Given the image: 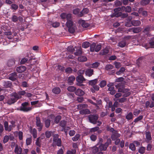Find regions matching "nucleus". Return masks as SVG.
<instances>
[{
  "label": "nucleus",
  "mask_w": 154,
  "mask_h": 154,
  "mask_svg": "<svg viewBox=\"0 0 154 154\" xmlns=\"http://www.w3.org/2000/svg\"><path fill=\"white\" fill-rule=\"evenodd\" d=\"M60 17L63 20L66 19L67 22L66 26L68 28L69 32L71 33H74L76 27L75 24H74L72 21V14L63 13L60 14Z\"/></svg>",
  "instance_id": "nucleus-1"
},
{
  "label": "nucleus",
  "mask_w": 154,
  "mask_h": 154,
  "mask_svg": "<svg viewBox=\"0 0 154 154\" xmlns=\"http://www.w3.org/2000/svg\"><path fill=\"white\" fill-rule=\"evenodd\" d=\"M122 84L119 83L115 85V87L118 89V92H122L124 94L122 95L124 97H127L131 94V93L129 92V89L128 88H125L123 87H121Z\"/></svg>",
  "instance_id": "nucleus-2"
},
{
  "label": "nucleus",
  "mask_w": 154,
  "mask_h": 154,
  "mask_svg": "<svg viewBox=\"0 0 154 154\" xmlns=\"http://www.w3.org/2000/svg\"><path fill=\"white\" fill-rule=\"evenodd\" d=\"M19 97L16 92L13 93L11 95V98L8 100L7 103L10 105L14 103L20 99Z\"/></svg>",
  "instance_id": "nucleus-3"
},
{
  "label": "nucleus",
  "mask_w": 154,
  "mask_h": 154,
  "mask_svg": "<svg viewBox=\"0 0 154 154\" xmlns=\"http://www.w3.org/2000/svg\"><path fill=\"white\" fill-rule=\"evenodd\" d=\"M29 104V103L27 102L23 103L20 108L17 109L25 112L30 111L32 108L31 107H27Z\"/></svg>",
  "instance_id": "nucleus-4"
},
{
  "label": "nucleus",
  "mask_w": 154,
  "mask_h": 154,
  "mask_svg": "<svg viewBox=\"0 0 154 154\" xmlns=\"http://www.w3.org/2000/svg\"><path fill=\"white\" fill-rule=\"evenodd\" d=\"M58 134H55L54 136L53 139V142L52 146L53 147H55L56 146H61V141L60 138H58Z\"/></svg>",
  "instance_id": "nucleus-5"
},
{
  "label": "nucleus",
  "mask_w": 154,
  "mask_h": 154,
  "mask_svg": "<svg viewBox=\"0 0 154 154\" xmlns=\"http://www.w3.org/2000/svg\"><path fill=\"white\" fill-rule=\"evenodd\" d=\"M35 119V125L36 127H38L37 129L38 131H40L43 128V125L42 123L41 122V119L38 116L36 117Z\"/></svg>",
  "instance_id": "nucleus-6"
},
{
  "label": "nucleus",
  "mask_w": 154,
  "mask_h": 154,
  "mask_svg": "<svg viewBox=\"0 0 154 154\" xmlns=\"http://www.w3.org/2000/svg\"><path fill=\"white\" fill-rule=\"evenodd\" d=\"M122 10V7H118L114 9V12L111 15V17H118L120 16L122 14V12H119Z\"/></svg>",
  "instance_id": "nucleus-7"
},
{
  "label": "nucleus",
  "mask_w": 154,
  "mask_h": 154,
  "mask_svg": "<svg viewBox=\"0 0 154 154\" xmlns=\"http://www.w3.org/2000/svg\"><path fill=\"white\" fill-rule=\"evenodd\" d=\"M99 116L96 115H91L88 116L89 122L93 124H96Z\"/></svg>",
  "instance_id": "nucleus-8"
},
{
  "label": "nucleus",
  "mask_w": 154,
  "mask_h": 154,
  "mask_svg": "<svg viewBox=\"0 0 154 154\" xmlns=\"http://www.w3.org/2000/svg\"><path fill=\"white\" fill-rule=\"evenodd\" d=\"M13 145L11 146V147H13L14 145H15V147L14 149V152L17 154H20L22 153V148L18 145L17 144H15L14 143H13Z\"/></svg>",
  "instance_id": "nucleus-9"
},
{
  "label": "nucleus",
  "mask_w": 154,
  "mask_h": 154,
  "mask_svg": "<svg viewBox=\"0 0 154 154\" xmlns=\"http://www.w3.org/2000/svg\"><path fill=\"white\" fill-rule=\"evenodd\" d=\"M107 86L109 87L108 89L109 91H110V93L111 95H114L116 93V91L114 89V87L110 84H108Z\"/></svg>",
  "instance_id": "nucleus-10"
},
{
  "label": "nucleus",
  "mask_w": 154,
  "mask_h": 154,
  "mask_svg": "<svg viewBox=\"0 0 154 154\" xmlns=\"http://www.w3.org/2000/svg\"><path fill=\"white\" fill-rule=\"evenodd\" d=\"M17 77V73L14 72L9 74L8 79L12 81H15L16 80Z\"/></svg>",
  "instance_id": "nucleus-11"
},
{
  "label": "nucleus",
  "mask_w": 154,
  "mask_h": 154,
  "mask_svg": "<svg viewBox=\"0 0 154 154\" xmlns=\"http://www.w3.org/2000/svg\"><path fill=\"white\" fill-rule=\"evenodd\" d=\"M120 136L117 131H114L111 135V138L112 140H115Z\"/></svg>",
  "instance_id": "nucleus-12"
},
{
  "label": "nucleus",
  "mask_w": 154,
  "mask_h": 154,
  "mask_svg": "<svg viewBox=\"0 0 154 154\" xmlns=\"http://www.w3.org/2000/svg\"><path fill=\"white\" fill-rule=\"evenodd\" d=\"M15 63V60L14 59H11L9 60L7 63V66L8 67H12L14 66Z\"/></svg>",
  "instance_id": "nucleus-13"
},
{
  "label": "nucleus",
  "mask_w": 154,
  "mask_h": 154,
  "mask_svg": "<svg viewBox=\"0 0 154 154\" xmlns=\"http://www.w3.org/2000/svg\"><path fill=\"white\" fill-rule=\"evenodd\" d=\"M79 23L82 26L85 28L88 27L90 25V24L87 23L86 21L83 20H80L79 21Z\"/></svg>",
  "instance_id": "nucleus-14"
},
{
  "label": "nucleus",
  "mask_w": 154,
  "mask_h": 154,
  "mask_svg": "<svg viewBox=\"0 0 154 154\" xmlns=\"http://www.w3.org/2000/svg\"><path fill=\"white\" fill-rule=\"evenodd\" d=\"M4 126L5 131H11L12 126L11 125L8 126V123L7 122L5 121L4 123Z\"/></svg>",
  "instance_id": "nucleus-15"
},
{
  "label": "nucleus",
  "mask_w": 154,
  "mask_h": 154,
  "mask_svg": "<svg viewBox=\"0 0 154 154\" xmlns=\"http://www.w3.org/2000/svg\"><path fill=\"white\" fill-rule=\"evenodd\" d=\"M146 141L147 143L149 142L152 140L151 133L149 131L146 132Z\"/></svg>",
  "instance_id": "nucleus-16"
},
{
  "label": "nucleus",
  "mask_w": 154,
  "mask_h": 154,
  "mask_svg": "<svg viewBox=\"0 0 154 154\" xmlns=\"http://www.w3.org/2000/svg\"><path fill=\"white\" fill-rule=\"evenodd\" d=\"M76 80L77 82H83L86 79L82 75H79L76 77Z\"/></svg>",
  "instance_id": "nucleus-17"
},
{
  "label": "nucleus",
  "mask_w": 154,
  "mask_h": 154,
  "mask_svg": "<svg viewBox=\"0 0 154 154\" xmlns=\"http://www.w3.org/2000/svg\"><path fill=\"white\" fill-rule=\"evenodd\" d=\"M107 143L101 144L99 147V149L100 151H105L108 146Z\"/></svg>",
  "instance_id": "nucleus-18"
},
{
  "label": "nucleus",
  "mask_w": 154,
  "mask_h": 154,
  "mask_svg": "<svg viewBox=\"0 0 154 154\" xmlns=\"http://www.w3.org/2000/svg\"><path fill=\"white\" fill-rule=\"evenodd\" d=\"M75 77L73 75L69 76L68 79V83L70 85H72L73 84V82L75 80Z\"/></svg>",
  "instance_id": "nucleus-19"
},
{
  "label": "nucleus",
  "mask_w": 154,
  "mask_h": 154,
  "mask_svg": "<svg viewBox=\"0 0 154 154\" xmlns=\"http://www.w3.org/2000/svg\"><path fill=\"white\" fill-rule=\"evenodd\" d=\"M75 94L77 95L81 96L83 95L85 93L82 90L78 88L75 91Z\"/></svg>",
  "instance_id": "nucleus-20"
},
{
  "label": "nucleus",
  "mask_w": 154,
  "mask_h": 154,
  "mask_svg": "<svg viewBox=\"0 0 154 154\" xmlns=\"http://www.w3.org/2000/svg\"><path fill=\"white\" fill-rule=\"evenodd\" d=\"M75 49H76V51L74 52V54L76 56H79L82 53V51L81 48H77L76 47H75Z\"/></svg>",
  "instance_id": "nucleus-21"
},
{
  "label": "nucleus",
  "mask_w": 154,
  "mask_h": 154,
  "mask_svg": "<svg viewBox=\"0 0 154 154\" xmlns=\"http://www.w3.org/2000/svg\"><path fill=\"white\" fill-rule=\"evenodd\" d=\"M141 23L140 21L139 20H133L131 21L132 25L134 26H139Z\"/></svg>",
  "instance_id": "nucleus-22"
},
{
  "label": "nucleus",
  "mask_w": 154,
  "mask_h": 154,
  "mask_svg": "<svg viewBox=\"0 0 154 154\" xmlns=\"http://www.w3.org/2000/svg\"><path fill=\"white\" fill-rule=\"evenodd\" d=\"M12 85V83L10 81L4 82L3 83V86L5 88H10Z\"/></svg>",
  "instance_id": "nucleus-23"
},
{
  "label": "nucleus",
  "mask_w": 154,
  "mask_h": 154,
  "mask_svg": "<svg viewBox=\"0 0 154 154\" xmlns=\"http://www.w3.org/2000/svg\"><path fill=\"white\" fill-rule=\"evenodd\" d=\"M80 113L81 114H89L91 113L90 111L88 109H83L80 111Z\"/></svg>",
  "instance_id": "nucleus-24"
},
{
  "label": "nucleus",
  "mask_w": 154,
  "mask_h": 154,
  "mask_svg": "<svg viewBox=\"0 0 154 154\" xmlns=\"http://www.w3.org/2000/svg\"><path fill=\"white\" fill-rule=\"evenodd\" d=\"M89 11L88 9L87 8H84L80 14L79 15L80 17H82L83 15V14H87Z\"/></svg>",
  "instance_id": "nucleus-25"
},
{
  "label": "nucleus",
  "mask_w": 154,
  "mask_h": 154,
  "mask_svg": "<svg viewBox=\"0 0 154 154\" xmlns=\"http://www.w3.org/2000/svg\"><path fill=\"white\" fill-rule=\"evenodd\" d=\"M52 91L55 94H58L61 91V90L59 87H55L52 89Z\"/></svg>",
  "instance_id": "nucleus-26"
},
{
  "label": "nucleus",
  "mask_w": 154,
  "mask_h": 154,
  "mask_svg": "<svg viewBox=\"0 0 154 154\" xmlns=\"http://www.w3.org/2000/svg\"><path fill=\"white\" fill-rule=\"evenodd\" d=\"M85 73L86 75L90 77L93 74V70L90 69H88L86 71Z\"/></svg>",
  "instance_id": "nucleus-27"
},
{
  "label": "nucleus",
  "mask_w": 154,
  "mask_h": 154,
  "mask_svg": "<svg viewBox=\"0 0 154 154\" xmlns=\"http://www.w3.org/2000/svg\"><path fill=\"white\" fill-rule=\"evenodd\" d=\"M122 10L128 12H130L131 10V8L130 6H127L126 7L125 6L122 7Z\"/></svg>",
  "instance_id": "nucleus-28"
},
{
  "label": "nucleus",
  "mask_w": 154,
  "mask_h": 154,
  "mask_svg": "<svg viewBox=\"0 0 154 154\" xmlns=\"http://www.w3.org/2000/svg\"><path fill=\"white\" fill-rule=\"evenodd\" d=\"M127 43L123 39L122 41L119 42L118 43V46L121 48H123L125 47L127 45Z\"/></svg>",
  "instance_id": "nucleus-29"
},
{
  "label": "nucleus",
  "mask_w": 154,
  "mask_h": 154,
  "mask_svg": "<svg viewBox=\"0 0 154 154\" xmlns=\"http://www.w3.org/2000/svg\"><path fill=\"white\" fill-rule=\"evenodd\" d=\"M97 79H95L94 80L89 81L88 82V83L89 85L93 86L97 83Z\"/></svg>",
  "instance_id": "nucleus-30"
},
{
  "label": "nucleus",
  "mask_w": 154,
  "mask_h": 154,
  "mask_svg": "<svg viewBox=\"0 0 154 154\" xmlns=\"http://www.w3.org/2000/svg\"><path fill=\"white\" fill-rule=\"evenodd\" d=\"M142 29L140 27H133V32L134 33H137L140 32Z\"/></svg>",
  "instance_id": "nucleus-31"
},
{
  "label": "nucleus",
  "mask_w": 154,
  "mask_h": 154,
  "mask_svg": "<svg viewBox=\"0 0 154 154\" xmlns=\"http://www.w3.org/2000/svg\"><path fill=\"white\" fill-rule=\"evenodd\" d=\"M109 52V50L107 48L101 50L100 52V54L101 55H105L107 54Z\"/></svg>",
  "instance_id": "nucleus-32"
},
{
  "label": "nucleus",
  "mask_w": 154,
  "mask_h": 154,
  "mask_svg": "<svg viewBox=\"0 0 154 154\" xmlns=\"http://www.w3.org/2000/svg\"><path fill=\"white\" fill-rule=\"evenodd\" d=\"M133 113L131 112H129L126 116L125 118L128 120L132 119L133 118Z\"/></svg>",
  "instance_id": "nucleus-33"
},
{
  "label": "nucleus",
  "mask_w": 154,
  "mask_h": 154,
  "mask_svg": "<svg viewBox=\"0 0 154 154\" xmlns=\"http://www.w3.org/2000/svg\"><path fill=\"white\" fill-rule=\"evenodd\" d=\"M78 60L80 62H85L87 60V58L85 56H81L78 57Z\"/></svg>",
  "instance_id": "nucleus-34"
},
{
  "label": "nucleus",
  "mask_w": 154,
  "mask_h": 154,
  "mask_svg": "<svg viewBox=\"0 0 154 154\" xmlns=\"http://www.w3.org/2000/svg\"><path fill=\"white\" fill-rule=\"evenodd\" d=\"M90 45V43L88 42H83L82 45V47L84 48H87L89 47Z\"/></svg>",
  "instance_id": "nucleus-35"
},
{
  "label": "nucleus",
  "mask_w": 154,
  "mask_h": 154,
  "mask_svg": "<svg viewBox=\"0 0 154 154\" xmlns=\"http://www.w3.org/2000/svg\"><path fill=\"white\" fill-rule=\"evenodd\" d=\"M150 1V0H142L140 4L143 6H145L149 4Z\"/></svg>",
  "instance_id": "nucleus-36"
},
{
  "label": "nucleus",
  "mask_w": 154,
  "mask_h": 154,
  "mask_svg": "<svg viewBox=\"0 0 154 154\" xmlns=\"http://www.w3.org/2000/svg\"><path fill=\"white\" fill-rule=\"evenodd\" d=\"M75 48L73 46H70L68 47L67 50L69 52L73 53L75 51Z\"/></svg>",
  "instance_id": "nucleus-37"
},
{
  "label": "nucleus",
  "mask_w": 154,
  "mask_h": 154,
  "mask_svg": "<svg viewBox=\"0 0 154 154\" xmlns=\"http://www.w3.org/2000/svg\"><path fill=\"white\" fill-rule=\"evenodd\" d=\"M28 59L27 58H23L21 60L20 62H19L18 63V66L20 65H22L24 64L26 62L28 61Z\"/></svg>",
  "instance_id": "nucleus-38"
},
{
  "label": "nucleus",
  "mask_w": 154,
  "mask_h": 154,
  "mask_svg": "<svg viewBox=\"0 0 154 154\" xmlns=\"http://www.w3.org/2000/svg\"><path fill=\"white\" fill-rule=\"evenodd\" d=\"M76 88L74 86H70L68 87L67 90L73 92L76 90Z\"/></svg>",
  "instance_id": "nucleus-39"
},
{
  "label": "nucleus",
  "mask_w": 154,
  "mask_h": 154,
  "mask_svg": "<svg viewBox=\"0 0 154 154\" xmlns=\"http://www.w3.org/2000/svg\"><path fill=\"white\" fill-rule=\"evenodd\" d=\"M125 70V68H120V69L116 72V73L117 75H121L123 73Z\"/></svg>",
  "instance_id": "nucleus-40"
},
{
  "label": "nucleus",
  "mask_w": 154,
  "mask_h": 154,
  "mask_svg": "<svg viewBox=\"0 0 154 154\" xmlns=\"http://www.w3.org/2000/svg\"><path fill=\"white\" fill-rule=\"evenodd\" d=\"M18 96H19L20 99L21 98V95H24L25 94L26 92L25 91H20L16 93Z\"/></svg>",
  "instance_id": "nucleus-41"
},
{
  "label": "nucleus",
  "mask_w": 154,
  "mask_h": 154,
  "mask_svg": "<svg viewBox=\"0 0 154 154\" xmlns=\"http://www.w3.org/2000/svg\"><path fill=\"white\" fill-rule=\"evenodd\" d=\"M11 19L12 22H16L18 20V17L16 15H13Z\"/></svg>",
  "instance_id": "nucleus-42"
},
{
  "label": "nucleus",
  "mask_w": 154,
  "mask_h": 154,
  "mask_svg": "<svg viewBox=\"0 0 154 154\" xmlns=\"http://www.w3.org/2000/svg\"><path fill=\"white\" fill-rule=\"evenodd\" d=\"M67 124L66 121L63 120L61 121L60 123V125L62 127H66L65 126Z\"/></svg>",
  "instance_id": "nucleus-43"
},
{
  "label": "nucleus",
  "mask_w": 154,
  "mask_h": 154,
  "mask_svg": "<svg viewBox=\"0 0 154 154\" xmlns=\"http://www.w3.org/2000/svg\"><path fill=\"white\" fill-rule=\"evenodd\" d=\"M34 138H36L37 137V131L35 128H33L31 132Z\"/></svg>",
  "instance_id": "nucleus-44"
},
{
  "label": "nucleus",
  "mask_w": 154,
  "mask_h": 154,
  "mask_svg": "<svg viewBox=\"0 0 154 154\" xmlns=\"http://www.w3.org/2000/svg\"><path fill=\"white\" fill-rule=\"evenodd\" d=\"M96 45L95 43H93L91 45H90V50L91 52H93L95 51V48L96 47Z\"/></svg>",
  "instance_id": "nucleus-45"
},
{
  "label": "nucleus",
  "mask_w": 154,
  "mask_h": 154,
  "mask_svg": "<svg viewBox=\"0 0 154 154\" xmlns=\"http://www.w3.org/2000/svg\"><path fill=\"white\" fill-rule=\"evenodd\" d=\"M52 132L49 131H46L45 132V135L47 138H50L51 136Z\"/></svg>",
  "instance_id": "nucleus-46"
},
{
  "label": "nucleus",
  "mask_w": 154,
  "mask_h": 154,
  "mask_svg": "<svg viewBox=\"0 0 154 154\" xmlns=\"http://www.w3.org/2000/svg\"><path fill=\"white\" fill-rule=\"evenodd\" d=\"M88 105L86 104H80L78 105L77 107L79 109H81L83 108L87 107Z\"/></svg>",
  "instance_id": "nucleus-47"
},
{
  "label": "nucleus",
  "mask_w": 154,
  "mask_h": 154,
  "mask_svg": "<svg viewBox=\"0 0 154 154\" xmlns=\"http://www.w3.org/2000/svg\"><path fill=\"white\" fill-rule=\"evenodd\" d=\"M51 120L50 119H46L45 121V127L48 128L49 127L50 125Z\"/></svg>",
  "instance_id": "nucleus-48"
},
{
  "label": "nucleus",
  "mask_w": 154,
  "mask_h": 154,
  "mask_svg": "<svg viewBox=\"0 0 154 154\" xmlns=\"http://www.w3.org/2000/svg\"><path fill=\"white\" fill-rule=\"evenodd\" d=\"M122 94L120 93H117L115 95V98L114 99V100L115 101H117L119 99L118 98L122 96Z\"/></svg>",
  "instance_id": "nucleus-49"
},
{
  "label": "nucleus",
  "mask_w": 154,
  "mask_h": 154,
  "mask_svg": "<svg viewBox=\"0 0 154 154\" xmlns=\"http://www.w3.org/2000/svg\"><path fill=\"white\" fill-rule=\"evenodd\" d=\"M106 81L105 80H103L100 82L99 85L101 88H103L106 85Z\"/></svg>",
  "instance_id": "nucleus-50"
},
{
  "label": "nucleus",
  "mask_w": 154,
  "mask_h": 154,
  "mask_svg": "<svg viewBox=\"0 0 154 154\" xmlns=\"http://www.w3.org/2000/svg\"><path fill=\"white\" fill-rule=\"evenodd\" d=\"M61 116H57L55 119L54 120V122L56 124H58L59 122H60V121L61 119Z\"/></svg>",
  "instance_id": "nucleus-51"
},
{
  "label": "nucleus",
  "mask_w": 154,
  "mask_h": 154,
  "mask_svg": "<svg viewBox=\"0 0 154 154\" xmlns=\"http://www.w3.org/2000/svg\"><path fill=\"white\" fill-rule=\"evenodd\" d=\"M26 70V68H17L16 70L18 73H21Z\"/></svg>",
  "instance_id": "nucleus-52"
},
{
  "label": "nucleus",
  "mask_w": 154,
  "mask_h": 154,
  "mask_svg": "<svg viewBox=\"0 0 154 154\" xmlns=\"http://www.w3.org/2000/svg\"><path fill=\"white\" fill-rule=\"evenodd\" d=\"M143 118V116H140L136 118L134 120V122L135 123H137L139 121L142 120Z\"/></svg>",
  "instance_id": "nucleus-53"
},
{
  "label": "nucleus",
  "mask_w": 154,
  "mask_h": 154,
  "mask_svg": "<svg viewBox=\"0 0 154 154\" xmlns=\"http://www.w3.org/2000/svg\"><path fill=\"white\" fill-rule=\"evenodd\" d=\"M80 136V135L79 134H76L74 137L72 138V140L74 141L78 140Z\"/></svg>",
  "instance_id": "nucleus-54"
},
{
  "label": "nucleus",
  "mask_w": 154,
  "mask_h": 154,
  "mask_svg": "<svg viewBox=\"0 0 154 154\" xmlns=\"http://www.w3.org/2000/svg\"><path fill=\"white\" fill-rule=\"evenodd\" d=\"M9 139V137L8 135L5 136L3 138V143H5L7 142Z\"/></svg>",
  "instance_id": "nucleus-55"
},
{
  "label": "nucleus",
  "mask_w": 154,
  "mask_h": 154,
  "mask_svg": "<svg viewBox=\"0 0 154 154\" xmlns=\"http://www.w3.org/2000/svg\"><path fill=\"white\" fill-rule=\"evenodd\" d=\"M141 111L140 110L135 109L133 112V114L135 116H137L140 113Z\"/></svg>",
  "instance_id": "nucleus-56"
},
{
  "label": "nucleus",
  "mask_w": 154,
  "mask_h": 154,
  "mask_svg": "<svg viewBox=\"0 0 154 154\" xmlns=\"http://www.w3.org/2000/svg\"><path fill=\"white\" fill-rule=\"evenodd\" d=\"M60 25V23L58 22H55L53 23L52 26L53 27L56 28L58 27Z\"/></svg>",
  "instance_id": "nucleus-57"
},
{
  "label": "nucleus",
  "mask_w": 154,
  "mask_h": 154,
  "mask_svg": "<svg viewBox=\"0 0 154 154\" xmlns=\"http://www.w3.org/2000/svg\"><path fill=\"white\" fill-rule=\"evenodd\" d=\"M115 2V5L116 6H120L122 5V2L118 0H116Z\"/></svg>",
  "instance_id": "nucleus-58"
},
{
  "label": "nucleus",
  "mask_w": 154,
  "mask_h": 154,
  "mask_svg": "<svg viewBox=\"0 0 154 154\" xmlns=\"http://www.w3.org/2000/svg\"><path fill=\"white\" fill-rule=\"evenodd\" d=\"M126 100L127 98H126L123 97L119 99L118 100L119 102L122 103L126 101Z\"/></svg>",
  "instance_id": "nucleus-59"
},
{
  "label": "nucleus",
  "mask_w": 154,
  "mask_h": 154,
  "mask_svg": "<svg viewBox=\"0 0 154 154\" xmlns=\"http://www.w3.org/2000/svg\"><path fill=\"white\" fill-rule=\"evenodd\" d=\"M101 45H97L96 46L95 51L96 52L99 51L101 49Z\"/></svg>",
  "instance_id": "nucleus-60"
},
{
  "label": "nucleus",
  "mask_w": 154,
  "mask_h": 154,
  "mask_svg": "<svg viewBox=\"0 0 154 154\" xmlns=\"http://www.w3.org/2000/svg\"><path fill=\"white\" fill-rule=\"evenodd\" d=\"M32 142V138L31 137L28 138L26 140V145H30Z\"/></svg>",
  "instance_id": "nucleus-61"
},
{
  "label": "nucleus",
  "mask_w": 154,
  "mask_h": 154,
  "mask_svg": "<svg viewBox=\"0 0 154 154\" xmlns=\"http://www.w3.org/2000/svg\"><path fill=\"white\" fill-rule=\"evenodd\" d=\"M76 150L75 149H72L71 150H68L67 152V154H75Z\"/></svg>",
  "instance_id": "nucleus-62"
},
{
  "label": "nucleus",
  "mask_w": 154,
  "mask_h": 154,
  "mask_svg": "<svg viewBox=\"0 0 154 154\" xmlns=\"http://www.w3.org/2000/svg\"><path fill=\"white\" fill-rule=\"evenodd\" d=\"M130 148L132 151L135 150V145L133 143H131L129 145Z\"/></svg>",
  "instance_id": "nucleus-63"
},
{
  "label": "nucleus",
  "mask_w": 154,
  "mask_h": 154,
  "mask_svg": "<svg viewBox=\"0 0 154 154\" xmlns=\"http://www.w3.org/2000/svg\"><path fill=\"white\" fill-rule=\"evenodd\" d=\"M18 8V6L15 4H12L11 5V8L12 9L16 10Z\"/></svg>",
  "instance_id": "nucleus-64"
}]
</instances>
